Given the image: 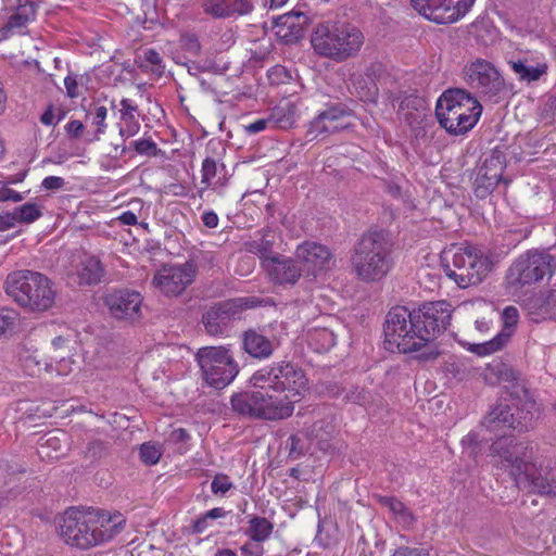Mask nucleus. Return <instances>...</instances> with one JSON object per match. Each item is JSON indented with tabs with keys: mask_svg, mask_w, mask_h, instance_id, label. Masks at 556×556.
<instances>
[{
	"mask_svg": "<svg viewBox=\"0 0 556 556\" xmlns=\"http://www.w3.org/2000/svg\"><path fill=\"white\" fill-rule=\"evenodd\" d=\"M245 408L249 414L269 420L287 418L293 413V401L274 397L266 391L245 392Z\"/></svg>",
	"mask_w": 556,
	"mask_h": 556,
	"instance_id": "nucleus-15",
	"label": "nucleus"
},
{
	"mask_svg": "<svg viewBox=\"0 0 556 556\" xmlns=\"http://www.w3.org/2000/svg\"><path fill=\"white\" fill-rule=\"evenodd\" d=\"M35 15L36 10L33 4L20 5L1 30L0 39H5L14 33H22L26 25L35 18Z\"/></svg>",
	"mask_w": 556,
	"mask_h": 556,
	"instance_id": "nucleus-28",
	"label": "nucleus"
},
{
	"mask_svg": "<svg viewBox=\"0 0 556 556\" xmlns=\"http://www.w3.org/2000/svg\"><path fill=\"white\" fill-rule=\"evenodd\" d=\"M125 523L126 518L118 511L72 508L66 511L60 532L67 544L89 548L112 540Z\"/></svg>",
	"mask_w": 556,
	"mask_h": 556,
	"instance_id": "nucleus-3",
	"label": "nucleus"
},
{
	"mask_svg": "<svg viewBox=\"0 0 556 556\" xmlns=\"http://www.w3.org/2000/svg\"><path fill=\"white\" fill-rule=\"evenodd\" d=\"M415 109L417 112L424 111L426 109V103L422 98L409 96L402 100L401 109Z\"/></svg>",
	"mask_w": 556,
	"mask_h": 556,
	"instance_id": "nucleus-59",
	"label": "nucleus"
},
{
	"mask_svg": "<svg viewBox=\"0 0 556 556\" xmlns=\"http://www.w3.org/2000/svg\"><path fill=\"white\" fill-rule=\"evenodd\" d=\"M63 440L54 433H49L46 437L41 438V447H51L55 452L62 450V442H65V434L61 433Z\"/></svg>",
	"mask_w": 556,
	"mask_h": 556,
	"instance_id": "nucleus-57",
	"label": "nucleus"
},
{
	"mask_svg": "<svg viewBox=\"0 0 556 556\" xmlns=\"http://www.w3.org/2000/svg\"><path fill=\"white\" fill-rule=\"evenodd\" d=\"M7 294L22 308L31 313L51 309L56 300L55 283L45 274L35 270H16L8 275Z\"/></svg>",
	"mask_w": 556,
	"mask_h": 556,
	"instance_id": "nucleus-5",
	"label": "nucleus"
},
{
	"mask_svg": "<svg viewBox=\"0 0 556 556\" xmlns=\"http://www.w3.org/2000/svg\"><path fill=\"white\" fill-rule=\"evenodd\" d=\"M392 556H429L424 548L401 546L396 548Z\"/></svg>",
	"mask_w": 556,
	"mask_h": 556,
	"instance_id": "nucleus-61",
	"label": "nucleus"
},
{
	"mask_svg": "<svg viewBox=\"0 0 556 556\" xmlns=\"http://www.w3.org/2000/svg\"><path fill=\"white\" fill-rule=\"evenodd\" d=\"M216 162L213 159L206 157L202 164V184L211 185V180L216 176Z\"/></svg>",
	"mask_w": 556,
	"mask_h": 556,
	"instance_id": "nucleus-52",
	"label": "nucleus"
},
{
	"mask_svg": "<svg viewBox=\"0 0 556 556\" xmlns=\"http://www.w3.org/2000/svg\"><path fill=\"white\" fill-rule=\"evenodd\" d=\"M104 304L115 319L135 321L141 317L142 296L137 291H113L105 295Z\"/></svg>",
	"mask_w": 556,
	"mask_h": 556,
	"instance_id": "nucleus-19",
	"label": "nucleus"
},
{
	"mask_svg": "<svg viewBox=\"0 0 556 556\" xmlns=\"http://www.w3.org/2000/svg\"><path fill=\"white\" fill-rule=\"evenodd\" d=\"M364 41L365 37L356 26L332 21L318 23L311 36L314 51L334 62L355 58Z\"/></svg>",
	"mask_w": 556,
	"mask_h": 556,
	"instance_id": "nucleus-6",
	"label": "nucleus"
},
{
	"mask_svg": "<svg viewBox=\"0 0 556 556\" xmlns=\"http://www.w3.org/2000/svg\"><path fill=\"white\" fill-rule=\"evenodd\" d=\"M241 8L242 0H205L203 3L204 12L216 17L241 13Z\"/></svg>",
	"mask_w": 556,
	"mask_h": 556,
	"instance_id": "nucleus-35",
	"label": "nucleus"
},
{
	"mask_svg": "<svg viewBox=\"0 0 556 556\" xmlns=\"http://www.w3.org/2000/svg\"><path fill=\"white\" fill-rule=\"evenodd\" d=\"M249 26L254 28L255 38L251 39L252 42L256 43L258 42L260 46L255 49L250 48L249 51L251 53L249 58V64H252L253 62L258 63L265 60V58L269 53V45L268 40L266 38V22L261 21L258 23H251Z\"/></svg>",
	"mask_w": 556,
	"mask_h": 556,
	"instance_id": "nucleus-33",
	"label": "nucleus"
},
{
	"mask_svg": "<svg viewBox=\"0 0 556 556\" xmlns=\"http://www.w3.org/2000/svg\"><path fill=\"white\" fill-rule=\"evenodd\" d=\"M330 428H331V426L328 422H326L325 420H318L312 425L307 434L312 439H317L319 441H326L327 437L330 434V431L328 430Z\"/></svg>",
	"mask_w": 556,
	"mask_h": 556,
	"instance_id": "nucleus-46",
	"label": "nucleus"
},
{
	"mask_svg": "<svg viewBox=\"0 0 556 556\" xmlns=\"http://www.w3.org/2000/svg\"><path fill=\"white\" fill-rule=\"evenodd\" d=\"M237 314L233 302H224L210 308L202 317L205 330L211 336L223 334Z\"/></svg>",
	"mask_w": 556,
	"mask_h": 556,
	"instance_id": "nucleus-24",
	"label": "nucleus"
},
{
	"mask_svg": "<svg viewBox=\"0 0 556 556\" xmlns=\"http://www.w3.org/2000/svg\"><path fill=\"white\" fill-rule=\"evenodd\" d=\"M505 165L506 159L504 153L497 147L494 148L491 155L480 166L475 178L473 193L478 199L489 197L500 181L508 184V180L503 178Z\"/></svg>",
	"mask_w": 556,
	"mask_h": 556,
	"instance_id": "nucleus-16",
	"label": "nucleus"
},
{
	"mask_svg": "<svg viewBox=\"0 0 556 556\" xmlns=\"http://www.w3.org/2000/svg\"><path fill=\"white\" fill-rule=\"evenodd\" d=\"M64 86L70 98H76L79 96L78 84L75 77L66 76L64 79Z\"/></svg>",
	"mask_w": 556,
	"mask_h": 556,
	"instance_id": "nucleus-64",
	"label": "nucleus"
},
{
	"mask_svg": "<svg viewBox=\"0 0 556 556\" xmlns=\"http://www.w3.org/2000/svg\"><path fill=\"white\" fill-rule=\"evenodd\" d=\"M295 255L314 275L317 270L325 268L331 258V253L326 245L313 241L300 244L296 248Z\"/></svg>",
	"mask_w": 556,
	"mask_h": 556,
	"instance_id": "nucleus-25",
	"label": "nucleus"
},
{
	"mask_svg": "<svg viewBox=\"0 0 556 556\" xmlns=\"http://www.w3.org/2000/svg\"><path fill=\"white\" fill-rule=\"evenodd\" d=\"M274 365L262 368L250 378V387L258 388V391H265L266 388L270 389V384H274Z\"/></svg>",
	"mask_w": 556,
	"mask_h": 556,
	"instance_id": "nucleus-42",
	"label": "nucleus"
},
{
	"mask_svg": "<svg viewBox=\"0 0 556 556\" xmlns=\"http://www.w3.org/2000/svg\"><path fill=\"white\" fill-rule=\"evenodd\" d=\"M351 93L363 102L375 103L379 96L377 84L370 81L362 74H353L351 76Z\"/></svg>",
	"mask_w": 556,
	"mask_h": 556,
	"instance_id": "nucleus-30",
	"label": "nucleus"
},
{
	"mask_svg": "<svg viewBox=\"0 0 556 556\" xmlns=\"http://www.w3.org/2000/svg\"><path fill=\"white\" fill-rule=\"evenodd\" d=\"M502 317L506 328L515 327L519 319V312L515 306H507L504 308Z\"/></svg>",
	"mask_w": 556,
	"mask_h": 556,
	"instance_id": "nucleus-58",
	"label": "nucleus"
},
{
	"mask_svg": "<svg viewBox=\"0 0 556 556\" xmlns=\"http://www.w3.org/2000/svg\"><path fill=\"white\" fill-rule=\"evenodd\" d=\"M257 236L258 238L245 243V251L257 254L262 262L267 258H274V256L277 255L273 252V245L276 238L274 231L266 229L260 231Z\"/></svg>",
	"mask_w": 556,
	"mask_h": 556,
	"instance_id": "nucleus-31",
	"label": "nucleus"
},
{
	"mask_svg": "<svg viewBox=\"0 0 556 556\" xmlns=\"http://www.w3.org/2000/svg\"><path fill=\"white\" fill-rule=\"evenodd\" d=\"M485 380L490 383L511 382L508 397L498 402L485 415L483 425L489 431L497 432L506 429L518 433L527 432L535 426V401L529 390L517 381V372L503 362L488 366Z\"/></svg>",
	"mask_w": 556,
	"mask_h": 556,
	"instance_id": "nucleus-2",
	"label": "nucleus"
},
{
	"mask_svg": "<svg viewBox=\"0 0 556 556\" xmlns=\"http://www.w3.org/2000/svg\"><path fill=\"white\" fill-rule=\"evenodd\" d=\"M24 367L29 372V375H36L41 370L52 372L53 364L49 359V355H47L45 358H41L39 355L34 353L25 357Z\"/></svg>",
	"mask_w": 556,
	"mask_h": 556,
	"instance_id": "nucleus-40",
	"label": "nucleus"
},
{
	"mask_svg": "<svg viewBox=\"0 0 556 556\" xmlns=\"http://www.w3.org/2000/svg\"><path fill=\"white\" fill-rule=\"evenodd\" d=\"M119 105V135L126 138L132 137L139 130V123L136 118L137 108L129 99H123Z\"/></svg>",
	"mask_w": 556,
	"mask_h": 556,
	"instance_id": "nucleus-29",
	"label": "nucleus"
},
{
	"mask_svg": "<svg viewBox=\"0 0 556 556\" xmlns=\"http://www.w3.org/2000/svg\"><path fill=\"white\" fill-rule=\"evenodd\" d=\"M197 276L194 264L164 265L153 277V286L167 296H177L190 286Z\"/></svg>",
	"mask_w": 556,
	"mask_h": 556,
	"instance_id": "nucleus-13",
	"label": "nucleus"
},
{
	"mask_svg": "<svg viewBox=\"0 0 556 556\" xmlns=\"http://www.w3.org/2000/svg\"><path fill=\"white\" fill-rule=\"evenodd\" d=\"M380 504L390 508V510L396 515H403L406 511L404 504L392 496H381L379 498Z\"/></svg>",
	"mask_w": 556,
	"mask_h": 556,
	"instance_id": "nucleus-56",
	"label": "nucleus"
},
{
	"mask_svg": "<svg viewBox=\"0 0 556 556\" xmlns=\"http://www.w3.org/2000/svg\"><path fill=\"white\" fill-rule=\"evenodd\" d=\"M131 143L135 148V151L139 154L147 156H157L162 153V151L156 148L154 141H132Z\"/></svg>",
	"mask_w": 556,
	"mask_h": 556,
	"instance_id": "nucleus-48",
	"label": "nucleus"
},
{
	"mask_svg": "<svg viewBox=\"0 0 556 556\" xmlns=\"http://www.w3.org/2000/svg\"><path fill=\"white\" fill-rule=\"evenodd\" d=\"M531 320L539 323L545 319L556 318V285L546 291H540L525 300Z\"/></svg>",
	"mask_w": 556,
	"mask_h": 556,
	"instance_id": "nucleus-22",
	"label": "nucleus"
},
{
	"mask_svg": "<svg viewBox=\"0 0 556 556\" xmlns=\"http://www.w3.org/2000/svg\"><path fill=\"white\" fill-rule=\"evenodd\" d=\"M108 115V109L104 105L96 104L88 111V118L92 121L98 132H102L105 127V119Z\"/></svg>",
	"mask_w": 556,
	"mask_h": 556,
	"instance_id": "nucleus-45",
	"label": "nucleus"
},
{
	"mask_svg": "<svg viewBox=\"0 0 556 556\" xmlns=\"http://www.w3.org/2000/svg\"><path fill=\"white\" fill-rule=\"evenodd\" d=\"M17 224L20 223L15 215V210L0 215V231H7L14 228Z\"/></svg>",
	"mask_w": 556,
	"mask_h": 556,
	"instance_id": "nucleus-60",
	"label": "nucleus"
},
{
	"mask_svg": "<svg viewBox=\"0 0 556 556\" xmlns=\"http://www.w3.org/2000/svg\"><path fill=\"white\" fill-rule=\"evenodd\" d=\"M337 336L330 327L318 324L306 331L308 345L317 353H325L336 344Z\"/></svg>",
	"mask_w": 556,
	"mask_h": 556,
	"instance_id": "nucleus-26",
	"label": "nucleus"
},
{
	"mask_svg": "<svg viewBox=\"0 0 556 556\" xmlns=\"http://www.w3.org/2000/svg\"><path fill=\"white\" fill-rule=\"evenodd\" d=\"M262 266L269 277L278 283H295L302 273V269L298 267L294 260L282 255L264 260Z\"/></svg>",
	"mask_w": 556,
	"mask_h": 556,
	"instance_id": "nucleus-23",
	"label": "nucleus"
},
{
	"mask_svg": "<svg viewBox=\"0 0 556 556\" xmlns=\"http://www.w3.org/2000/svg\"><path fill=\"white\" fill-rule=\"evenodd\" d=\"M287 448L289 450V457L298 459L304 454V444L298 435H291L287 440Z\"/></svg>",
	"mask_w": 556,
	"mask_h": 556,
	"instance_id": "nucleus-50",
	"label": "nucleus"
},
{
	"mask_svg": "<svg viewBox=\"0 0 556 556\" xmlns=\"http://www.w3.org/2000/svg\"><path fill=\"white\" fill-rule=\"evenodd\" d=\"M139 66L146 71L151 72L156 76H161L164 72V64L161 55L153 49L143 50L138 55Z\"/></svg>",
	"mask_w": 556,
	"mask_h": 556,
	"instance_id": "nucleus-37",
	"label": "nucleus"
},
{
	"mask_svg": "<svg viewBox=\"0 0 556 556\" xmlns=\"http://www.w3.org/2000/svg\"><path fill=\"white\" fill-rule=\"evenodd\" d=\"M490 270V260L478 248L469 244L457 248L451 262L444 265L446 276L460 288L480 283Z\"/></svg>",
	"mask_w": 556,
	"mask_h": 556,
	"instance_id": "nucleus-9",
	"label": "nucleus"
},
{
	"mask_svg": "<svg viewBox=\"0 0 556 556\" xmlns=\"http://www.w3.org/2000/svg\"><path fill=\"white\" fill-rule=\"evenodd\" d=\"M475 0H410L413 8L438 24H450L463 17Z\"/></svg>",
	"mask_w": 556,
	"mask_h": 556,
	"instance_id": "nucleus-12",
	"label": "nucleus"
},
{
	"mask_svg": "<svg viewBox=\"0 0 556 556\" xmlns=\"http://www.w3.org/2000/svg\"><path fill=\"white\" fill-rule=\"evenodd\" d=\"M17 319V313L13 309H0V336L13 328Z\"/></svg>",
	"mask_w": 556,
	"mask_h": 556,
	"instance_id": "nucleus-47",
	"label": "nucleus"
},
{
	"mask_svg": "<svg viewBox=\"0 0 556 556\" xmlns=\"http://www.w3.org/2000/svg\"><path fill=\"white\" fill-rule=\"evenodd\" d=\"M41 186L47 190H59L64 186V179L58 176H48L46 177Z\"/></svg>",
	"mask_w": 556,
	"mask_h": 556,
	"instance_id": "nucleus-63",
	"label": "nucleus"
},
{
	"mask_svg": "<svg viewBox=\"0 0 556 556\" xmlns=\"http://www.w3.org/2000/svg\"><path fill=\"white\" fill-rule=\"evenodd\" d=\"M464 79L467 85L477 90L484 100L497 103L505 91V83L493 64L485 60H476L467 64L464 70Z\"/></svg>",
	"mask_w": 556,
	"mask_h": 556,
	"instance_id": "nucleus-11",
	"label": "nucleus"
},
{
	"mask_svg": "<svg viewBox=\"0 0 556 556\" xmlns=\"http://www.w3.org/2000/svg\"><path fill=\"white\" fill-rule=\"evenodd\" d=\"M510 334L501 332L492 340L479 344H471L469 350L478 355H489L501 350L509 340Z\"/></svg>",
	"mask_w": 556,
	"mask_h": 556,
	"instance_id": "nucleus-38",
	"label": "nucleus"
},
{
	"mask_svg": "<svg viewBox=\"0 0 556 556\" xmlns=\"http://www.w3.org/2000/svg\"><path fill=\"white\" fill-rule=\"evenodd\" d=\"M180 46L189 55H197L200 51L198 38L192 34L182 35L180 38Z\"/></svg>",
	"mask_w": 556,
	"mask_h": 556,
	"instance_id": "nucleus-49",
	"label": "nucleus"
},
{
	"mask_svg": "<svg viewBox=\"0 0 556 556\" xmlns=\"http://www.w3.org/2000/svg\"><path fill=\"white\" fill-rule=\"evenodd\" d=\"M49 359L52 362V371H55L59 376H67L73 370L74 361L70 355H49Z\"/></svg>",
	"mask_w": 556,
	"mask_h": 556,
	"instance_id": "nucleus-43",
	"label": "nucleus"
},
{
	"mask_svg": "<svg viewBox=\"0 0 556 556\" xmlns=\"http://www.w3.org/2000/svg\"><path fill=\"white\" fill-rule=\"evenodd\" d=\"M245 408L249 414L269 420L287 418L293 413V401L274 397L266 391L245 392Z\"/></svg>",
	"mask_w": 556,
	"mask_h": 556,
	"instance_id": "nucleus-14",
	"label": "nucleus"
},
{
	"mask_svg": "<svg viewBox=\"0 0 556 556\" xmlns=\"http://www.w3.org/2000/svg\"><path fill=\"white\" fill-rule=\"evenodd\" d=\"M14 210L20 224H31L42 215L41 207L30 202L15 207Z\"/></svg>",
	"mask_w": 556,
	"mask_h": 556,
	"instance_id": "nucleus-41",
	"label": "nucleus"
},
{
	"mask_svg": "<svg viewBox=\"0 0 556 556\" xmlns=\"http://www.w3.org/2000/svg\"><path fill=\"white\" fill-rule=\"evenodd\" d=\"M24 200V194L10 188H0V201L21 202Z\"/></svg>",
	"mask_w": 556,
	"mask_h": 556,
	"instance_id": "nucleus-62",
	"label": "nucleus"
},
{
	"mask_svg": "<svg viewBox=\"0 0 556 556\" xmlns=\"http://www.w3.org/2000/svg\"><path fill=\"white\" fill-rule=\"evenodd\" d=\"M274 384L270 389L277 392H288L283 397L288 401H300L302 394L307 390V378L304 371L290 362L274 364Z\"/></svg>",
	"mask_w": 556,
	"mask_h": 556,
	"instance_id": "nucleus-17",
	"label": "nucleus"
},
{
	"mask_svg": "<svg viewBox=\"0 0 556 556\" xmlns=\"http://www.w3.org/2000/svg\"><path fill=\"white\" fill-rule=\"evenodd\" d=\"M511 68L521 80L528 83L539 80L547 72L546 63H538L536 65H528L523 61L511 62Z\"/></svg>",
	"mask_w": 556,
	"mask_h": 556,
	"instance_id": "nucleus-36",
	"label": "nucleus"
},
{
	"mask_svg": "<svg viewBox=\"0 0 556 556\" xmlns=\"http://www.w3.org/2000/svg\"><path fill=\"white\" fill-rule=\"evenodd\" d=\"M273 343L255 331H245V352L255 358H267L273 354Z\"/></svg>",
	"mask_w": 556,
	"mask_h": 556,
	"instance_id": "nucleus-32",
	"label": "nucleus"
},
{
	"mask_svg": "<svg viewBox=\"0 0 556 556\" xmlns=\"http://www.w3.org/2000/svg\"><path fill=\"white\" fill-rule=\"evenodd\" d=\"M528 446L513 438L502 437L491 445V451L498 456L503 466L509 468L515 482L523 470L531 469V463L526 460Z\"/></svg>",
	"mask_w": 556,
	"mask_h": 556,
	"instance_id": "nucleus-18",
	"label": "nucleus"
},
{
	"mask_svg": "<svg viewBox=\"0 0 556 556\" xmlns=\"http://www.w3.org/2000/svg\"><path fill=\"white\" fill-rule=\"evenodd\" d=\"M273 531V525L264 517H254L250 520L249 534L252 541L263 542Z\"/></svg>",
	"mask_w": 556,
	"mask_h": 556,
	"instance_id": "nucleus-39",
	"label": "nucleus"
},
{
	"mask_svg": "<svg viewBox=\"0 0 556 556\" xmlns=\"http://www.w3.org/2000/svg\"><path fill=\"white\" fill-rule=\"evenodd\" d=\"M282 27H286V31L282 36L288 38L289 41L299 40L304 37L305 27L307 26L309 18L302 12L288 14L282 17Z\"/></svg>",
	"mask_w": 556,
	"mask_h": 556,
	"instance_id": "nucleus-34",
	"label": "nucleus"
},
{
	"mask_svg": "<svg viewBox=\"0 0 556 556\" xmlns=\"http://www.w3.org/2000/svg\"><path fill=\"white\" fill-rule=\"evenodd\" d=\"M161 455V448L155 444L143 443L140 447V458L146 465H155Z\"/></svg>",
	"mask_w": 556,
	"mask_h": 556,
	"instance_id": "nucleus-44",
	"label": "nucleus"
},
{
	"mask_svg": "<svg viewBox=\"0 0 556 556\" xmlns=\"http://www.w3.org/2000/svg\"><path fill=\"white\" fill-rule=\"evenodd\" d=\"M276 124H277V122L271 118H268V119L261 118V119H257V121L247 125L245 131H248L250 135H255L268 127L276 128Z\"/></svg>",
	"mask_w": 556,
	"mask_h": 556,
	"instance_id": "nucleus-55",
	"label": "nucleus"
},
{
	"mask_svg": "<svg viewBox=\"0 0 556 556\" xmlns=\"http://www.w3.org/2000/svg\"><path fill=\"white\" fill-rule=\"evenodd\" d=\"M68 341L62 336L55 337L51 341V346L49 349L48 355H70V348L67 345Z\"/></svg>",
	"mask_w": 556,
	"mask_h": 556,
	"instance_id": "nucleus-51",
	"label": "nucleus"
},
{
	"mask_svg": "<svg viewBox=\"0 0 556 556\" xmlns=\"http://www.w3.org/2000/svg\"><path fill=\"white\" fill-rule=\"evenodd\" d=\"M350 115L351 110L345 105L329 106L311 122L307 134L314 137L337 135L350 126V123L345 121Z\"/></svg>",
	"mask_w": 556,
	"mask_h": 556,
	"instance_id": "nucleus-21",
	"label": "nucleus"
},
{
	"mask_svg": "<svg viewBox=\"0 0 556 556\" xmlns=\"http://www.w3.org/2000/svg\"><path fill=\"white\" fill-rule=\"evenodd\" d=\"M453 307L446 301L424 303L418 309L392 307L384 321V343L390 351L412 353L419 351L451 324Z\"/></svg>",
	"mask_w": 556,
	"mask_h": 556,
	"instance_id": "nucleus-1",
	"label": "nucleus"
},
{
	"mask_svg": "<svg viewBox=\"0 0 556 556\" xmlns=\"http://www.w3.org/2000/svg\"><path fill=\"white\" fill-rule=\"evenodd\" d=\"M556 273V249H532L520 254L508 267L505 287L511 293L522 291Z\"/></svg>",
	"mask_w": 556,
	"mask_h": 556,
	"instance_id": "nucleus-8",
	"label": "nucleus"
},
{
	"mask_svg": "<svg viewBox=\"0 0 556 556\" xmlns=\"http://www.w3.org/2000/svg\"><path fill=\"white\" fill-rule=\"evenodd\" d=\"M384 72L382 63L374 62L366 67L363 75L370 79L371 83L377 84V81L384 75Z\"/></svg>",
	"mask_w": 556,
	"mask_h": 556,
	"instance_id": "nucleus-53",
	"label": "nucleus"
},
{
	"mask_svg": "<svg viewBox=\"0 0 556 556\" xmlns=\"http://www.w3.org/2000/svg\"><path fill=\"white\" fill-rule=\"evenodd\" d=\"M482 105L467 90L450 88L445 90L437 102L435 116L440 128L451 136L466 134L479 121Z\"/></svg>",
	"mask_w": 556,
	"mask_h": 556,
	"instance_id": "nucleus-7",
	"label": "nucleus"
},
{
	"mask_svg": "<svg viewBox=\"0 0 556 556\" xmlns=\"http://www.w3.org/2000/svg\"><path fill=\"white\" fill-rule=\"evenodd\" d=\"M211 488H212V492L214 494H225L230 488H231V482L229 480V478L225 475H217L213 481H212V484H211Z\"/></svg>",
	"mask_w": 556,
	"mask_h": 556,
	"instance_id": "nucleus-54",
	"label": "nucleus"
},
{
	"mask_svg": "<svg viewBox=\"0 0 556 556\" xmlns=\"http://www.w3.org/2000/svg\"><path fill=\"white\" fill-rule=\"evenodd\" d=\"M350 261L359 280L380 281L393 267L392 243L382 231H368L354 245Z\"/></svg>",
	"mask_w": 556,
	"mask_h": 556,
	"instance_id": "nucleus-4",
	"label": "nucleus"
},
{
	"mask_svg": "<svg viewBox=\"0 0 556 556\" xmlns=\"http://www.w3.org/2000/svg\"><path fill=\"white\" fill-rule=\"evenodd\" d=\"M197 359L204 380L216 389L225 388L238 374L237 365L224 348H202Z\"/></svg>",
	"mask_w": 556,
	"mask_h": 556,
	"instance_id": "nucleus-10",
	"label": "nucleus"
},
{
	"mask_svg": "<svg viewBox=\"0 0 556 556\" xmlns=\"http://www.w3.org/2000/svg\"><path fill=\"white\" fill-rule=\"evenodd\" d=\"M103 273V266L97 257L85 255L77 266V281L79 285H96L100 282Z\"/></svg>",
	"mask_w": 556,
	"mask_h": 556,
	"instance_id": "nucleus-27",
	"label": "nucleus"
},
{
	"mask_svg": "<svg viewBox=\"0 0 556 556\" xmlns=\"http://www.w3.org/2000/svg\"><path fill=\"white\" fill-rule=\"evenodd\" d=\"M531 467L517 478L516 485L540 494L556 495V468L552 467L549 462L541 463L539 466L531 463Z\"/></svg>",
	"mask_w": 556,
	"mask_h": 556,
	"instance_id": "nucleus-20",
	"label": "nucleus"
}]
</instances>
